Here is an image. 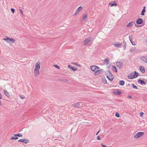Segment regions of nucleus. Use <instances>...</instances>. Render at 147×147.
I'll return each mask as SVG.
<instances>
[{"label": "nucleus", "mask_w": 147, "mask_h": 147, "mask_svg": "<svg viewBox=\"0 0 147 147\" xmlns=\"http://www.w3.org/2000/svg\"><path fill=\"white\" fill-rule=\"evenodd\" d=\"M3 40H5L7 43H13L15 42L16 40L14 38H10L8 36H6L5 38L3 39Z\"/></svg>", "instance_id": "obj_1"}, {"label": "nucleus", "mask_w": 147, "mask_h": 147, "mask_svg": "<svg viewBox=\"0 0 147 147\" xmlns=\"http://www.w3.org/2000/svg\"><path fill=\"white\" fill-rule=\"evenodd\" d=\"M144 134V133L143 132H138L135 134L134 136V137L136 139L142 136Z\"/></svg>", "instance_id": "obj_2"}, {"label": "nucleus", "mask_w": 147, "mask_h": 147, "mask_svg": "<svg viewBox=\"0 0 147 147\" xmlns=\"http://www.w3.org/2000/svg\"><path fill=\"white\" fill-rule=\"evenodd\" d=\"M18 142H22L23 143L26 144L29 142V140L26 138H24L23 139H21L19 140L18 141Z\"/></svg>", "instance_id": "obj_3"}, {"label": "nucleus", "mask_w": 147, "mask_h": 147, "mask_svg": "<svg viewBox=\"0 0 147 147\" xmlns=\"http://www.w3.org/2000/svg\"><path fill=\"white\" fill-rule=\"evenodd\" d=\"M91 70L93 71L96 72L98 69H99L100 68L96 65H92L90 66Z\"/></svg>", "instance_id": "obj_4"}, {"label": "nucleus", "mask_w": 147, "mask_h": 147, "mask_svg": "<svg viewBox=\"0 0 147 147\" xmlns=\"http://www.w3.org/2000/svg\"><path fill=\"white\" fill-rule=\"evenodd\" d=\"M116 64L117 67L119 69L122 68L123 66V63L121 61H117L116 62Z\"/></svg>", "instance_id": "obj_5"}, {"label": "nucleus", "mask_w": 147, "mask_h": 147, "mask_svg": "<svg viewBox=\"0 0 147 147\" xmlns=\"http://www.w3.org/2000/svg\"><path fill=\"white\" fill-rule=\"evenodd\" d=\"M93 38L92 37H90L88 38H86L84 42V45H86L90 42L91 40Z\"/></svg>", "instance_id": "obj_6"}, {"label": "nucleus", "mask_w": 147, "mask_h": 147, "mask_svg": "<svg viewBox=\"0 0 147 147\" xmlns=\"http://www.w3.org/2000/svg\"><path fill=\"white\" fill-rule=\"evenodd\" d=\"M40 63L39 61H37L35 64V69H39L40 68Z\"/></svg>", "instance_id": "obj_7"}, {"label": "nucleus", "mask_w": 147, "mask_h": 147, "mask_svg": "<svg viewBox=\"0 0 147 147\" xmlns=\"http://www.w3.org/2000/svg\"><path fill=\"white\" fill-rule=\"evenodd\" d=\"M82 9V7L81 6H80L76 10L75 13L74 14V16H76L77 14L79 12L81 11Z\"/></svg>", "instance_id": "obj_8"}, {"label": "nucleus", "mask_w": 147, "mask_h": 147, "mask_svg": "<svg viewBox=\"0 0 147 147\" xmlns=\"http://www.w3.org/2000/svg\"><path fill=\"white\" fill-rule=\"evenodd\" d=\"M138 83L142 85H146V83L144 81L141 79H138Z\"/></svg>", "instance_id": "obj_9"}, {"label": "nucleus", "mask_w": 147, "mask_h": 147, "mask_svg": "<svg viewBox=\"0 0 147 147\" xmlns=\"http://www.w3.org/2000/svg\"><path fill=\"white\" fill-rule=\"evenodd\" d=\"M129 40H130V42L131 43L132 45H134V46L135 45H136L135 44V42L132 41L133 36H132V35H129Z\"/></svg>", "instance_id": "obj_10"}, {"label": "nucleus", "mask_w": 147, "mask_h": 147, "mask_svg": "<svg viewBox=\"0 0 147 147\" xmlns=\"http://www.w3.org/2000/svg\"><path fill=\"white\" fill-rule=\"evenodd\" d=\"M34 74L35 76L36 77L39 74V69H34Z\"/></svg>", "instance_id": "obj_11"}, {"label": "nucleus", "mask_w": 147, "mask_h": 147, "mask_svg": "<svg viewBox=\"0 0 147 147\" xmlns=\"http://www.w3.org/2000/svg\"><path fill=\"white\" fill-rule=\"evenodd\" d=\"M136 23L138 24H140L143 23L142 19L141 18H138L136 21Z\"/></svg>", "instance_id": "obj_12"}, {"label": "nucleus", "mask_w": 147, "mask_h": 147, "mask_svg": "<svg viewBox=\"0 0 147 147\" xmlns=\"http://www.w3.org/2000/svg\"><path fill=\"white\" fill-rule=\"evenodd\" d=\"M68 68H69L72 70L74 71H76L77 69V68H76L75 67H73L71 65H68Z\"/></svg>", "instance_id": "obj_13"}, {"label": "nucleus", "mask_w": 147, "mask_h": 147, "mask_svg": "<svg viewBox=\"0 0 147 147\" xmlns=\"http://www.w3.org/2000/svg\"><path fill=\"white\" fill-rule=\"evenodd\" d=\"M140 59L142 60L143 61L145 62H147V57L142 56L140 57Z\"/></svg>", "instance_id": "obj_14"}, {"label": "nucleus", "mask_w": 147, "mask_h": 147, "mask_svg": "<svg viewBox=\"0 0 147 147\" xmlns=\"http://www.w3.org/2000/svg\"><path fill=\"white\" fill-rule=\"evenodd\" d=\"M139 69L142 73L144 74L145 72V69L144 68V67L142 66H140L139 67Z\"/></svg>", "instance_id": "obj_15"}, {"label": "nucleus", "mask_w": 147, "mask_h": 147, "mask_svg": "<svg viewBox=\"0 0 147 147\" xmlns=\"http://www.w3.org/2000/svg\"><path fill=\"white\" fill-rule=\"evenodd\" d=\"M103 70L102 69H98V70L96 72H95L94 73V74L96 75H98L99 74H100L101 72H102L103 71Z\"/></svg>", "instance_id": "obj_16"}, {"label": "nucleus", "mask_w": 147, "mask_h": 147, "mask_svg": "<svg viewBox=\"0 0 147 147\" xmlns=\"http://www.w3.org/2000/svg\"><path fill=\"white\" fill-rule=\"evenodd\" d=\"M133 24H135V21H131L129 22L127 25V27H130L132 26Z\"/></svg>", "instance_id": "obj_17"}, {"label": "nucleus", "mask_w": 147, "mask_h": 147, "mask_svg": "<svg viewBox=\"0 0 147 147\" xmlns=\"http://www.w3.org/2000/svg\"><path fill=\"white\" fill-rule=\"evenodd\" d=\"M109 5H110L111 7H113L114 6H116L117 5V4L115 3V1L113 2H110L109 3Z\"/></svg>", "instance_id": "obj_18"}, {"label": "nucleus", "mask_w": 147, "mask_h": 147, "mask_svg": "<svg viewBox=\"0 0 147 147\" xmlns=\"http://www.w3.org/2000/svg\"><path fill=\"white\" fill-rule=\"evenodd\" d=\"M139 74L138 72L136 71H134L133 78H137Z\"/></svg>", "instance_id": "obj_19"}, {"label": "nucleus", "mask_w": 147, "mask_h": 147, "mask_svg": "<svg viewBox=\"0 0 147 147\" xmlns=\"http://www.w3.org/2000/svg\"><path fill=\"white\" fill-rule=\"evenodd\" d=\"M4 94L7 96L9 97L10 96V95L9 92L6 90H4L3 91Z\"/></svg>", "instance_id": "obj_20"}, {"label": "nucleus", "mask_w": 147, "mask_h": 147, "mask_svg": "<svg viewBox=\"0 0 147 147\" xmlns=\"http://www.w3.org/2000/svg\"><path fill=\"white\" fill-rule=\"evenodd\" d=\"M106 74L109 76L110 77H113V76L109 71H107Z\"/></svg>", "instance_id": "obj_21"}, {"label": "nucleus", "mask_w": 147, "mask_h": 147, "mask_svg": "<svg viewBox=\"0 0 147 147\" xmlns=\"http://www.w3.org/2000/svg\"><path fill=\"white\" fill-rule=\"evenodd\" d=\"M113 93L117 95H120L121 93V91H114L113 92Z\"/></svg>", "instance_id": "obj_22"}, {"label": "nucleus", "mask_w": 147, "mask_h": 147, "mask_svg": "<svg viewBox=\"0 0 147 147\" xmlns=\"http://www.w3.org/2000/svg\"><path fill=\"white\" fill-rule=\"evenodd\" d=\"M133 73H131L129 75H128L127 76L128 78L130 79H134L133 77Z\"/></svg>", "instance_id": "obj_23"}, {"label": "nucleus", "mask_w": 147, "mask_h": 147, "mask_svg": "<svg viewBox=\"0 0 147 147\" xmlns=\"http://www.w3.org/2000/svg\"><path fill=\"white\" fill-rule=\"evenodd\" d=\"M125 84V82L124 80H121L119 81V84L121 86H123Z\"/></svg>", "instance_id": "obj_24"}, {"label": "nucleus", "mask_w": 147, "mask_h": 147, "mask_svg": "<svg viewBox=\"0 0 147 147\" xmlns=\"http://www.w3.org/2000/svg\"><path fill=\"white\" fill-rule=\"evenodd\" d=\"M73 105V106L74 107H76V108H78L80 106V104L79 103L77 102V103L74 104Z\"/></svg>", "instance_id": "obj_25"}, {"label": "nucleus", "mask_w": 147, "mask_h": 147, "mask_svg": "<svg viewBox=\"0 0 147 147\" xmlns=\"http://www.w3.org/2000/svg\"><path fill=\"white\" fill-rule=\"evenodd\" d=\"M112 69L116 73L117 72V68L115 66H112Z\"/></svg>", "instance_id": "obj_26"}, {"label": "nucleus", "mask_w": 147, "mask_h": 147, "mask_svg": "<svg viewBox=\"0 0 147 147\" xmlns=\"http://www.w3.org/2000/svg\"><path fill=\"white\" fill-rule=\"evenodd\" d=\"M102 82L104 84H106L107 83V82L106 79L105 77L102 78Z\"/></svg>", "instance_id": "obj_27"}, {"label": "nucleus", "mask_w": 147, "mask_h": 147, "mask_svg": "<svg viewBox=\"0 0 147 147\" xmlns=\"http://www.w3.org/2000/svg\"><path fill=\"white\" fill-rule=\"evenodd\" d=\"M109 58H106L105 60V63H106L107 65L109 64Z\"/></svg>", "instance_id": "obj_28"}, {"label": "nucleus", "mask_w": 147, "mask_h": 147, "mask_svg": "<svg viewBox=\"0 0 147 147\" xmlns=\"http://www.w3.org/2000/svg\"><path fill=\"white\" fill-rule=\"evenodd\" d=\"M122 44L121 43L119 42L117 43H116L115 44L113 45L115 46L116 47H118L121 46Z\"/></svg>", "instance_id": "obj_29"}, {"label": "nucleus", "mask_w": 147, "mask_h": 147, "mask_svg": "<svg viewBox=\"0 0 147 147\" xmlns=\"http://www.w3.org/2000/svg\"><path fill=\"white\" fill-rule=\"evenodd\" d=\"M18 137H17L16 136H12V137L10 139V140H17L18 138Z\"/></svg>", "instance_id": "obj_30"}, {"label": "nucleus", "mask_w": 147, "mask_h": 147, "mask_svg": "<svg viewBox=\"0 0 147 147\" xmlns=\"http://www.w3.org/2000/svg\"><path fill=\"white\" fill-rule=\"evenodd\" d=\"M59 80L64 82H67L68 81L67 79H59Z\"/></svg>", "instance_id": "obj_31"}, {"label": "nucleus", "mask_w": 147, "mask_h": 147, "mask_svg": "<svg viewBox=\"0 0 147 147\" xmlns=\"http://www.w3.org/2000/svg\"><path fill=\"white\" fill-rule=\"evenodd\" d=\"M146 11V10H143L142 9V11L141 13L140 14L142 16H144V13Z\"/></svg>", "instance_id": "obj_32"}, {"label": "nucleus", "mask_w": 147, "mask_h": 147, "mask_svg": "<svg viewBox=\"0 0 147 147\" xmlns=\"http://www.w3.org/2000/svg\"><path fill=\"white\" fill-rule=\"evenodd\" d=\"M132 85V87L134 88V89H138V87L136 86L134 84H131Z\"/></svg>", "instance_id": "obj_33"}, {"label": "nucleus", "mask_w": 147, "mask_h": 147, "mask_svg": "<svg viewBox=\"0 0 147 147\" xmlns=\"http://www.w3.org/2000/svg\"><path fill=\"white\" fill-rule=\"evenodd\" d=\"M14 136H17V137H22V134H18L16 135L14 134Z\"/></svg>", "instance_id": "obj_34"}, {"label": "nucleus", "mask_w": 147, "mask_h": 147, "mask_svg": "<svg viewBox=\"0 0 147 147\" xmlns=\"http://www.w3.org/2000/svg\"><path fill=\"white\" fill-rule=\"evenodd\" d=\"M141 52V50H136L135 51V52L136 53H140Z\"/></svg>", "instance_id": "obj_35"}, {"label": "nucleus", "mask_w": 147, "mask_h": 147, "mask_svg": "<svg viewBox=\"0 0 147 147\" xmlns=\"http://www.w3.org/2000/svg\"><path fill=\"white\" fill-rule=\"evenodd\" d=\"M53 66L57 69H60L59 67V66H58L57 65H56V64L54 65H53Z\"/></svg>", "instance_id": "obj_36"}, {"label": "nucleus", "mask_w": 147, "mask_h": 147, "mask_svg": "<svg viewBox=\"0 0 147 147\" xmlns=\"http://www.w3.org/2000/svg\"><path fill=\"white\" fill-rule=\"evenodd\" d=\"M144 25V23L143 24L141 25H137V24H135V26L136 27L138 28V27H140V26H143Z\"/></svg>", "instance_id": "obj_37"}, {"label": "nucleus", "mask_w": 147, "mask_h": 147, "mask_svg": "<svg viewBox=\"0 0 147 147\" xmlns=\"http://www.w3.org/2000/svg\"><path fill=\"white\" fill-rule=\"evenodd\" d=\"M135 50V47H133L132 48H131L130 49V51H134Z\"/></svg>", "instance_id": "obj_38"}, {"label": "nucleus", "mask_w": 147, "mask_h": 147, "mask_svg": "<svg viewBox=\"0 0 147 147\" xmlns=\"http://www.w3.org/2000/svg\"><path fill=\"white\" fill-rule=\"evenodd\" d=\"M144 114V113L143 112H141L140 113V115L141 117H142L143 116Z\"/></svg>", "instance_id": "obj_39"}, {"label": "nucleus", "mask_w": 147, "mask_h": 147, "mask_svg": "<svg viewBox=\"0 0 147 147\" xmlns=\"http://www.w3.org/2000/svg\"><path fill=\"white\" fill-rule=\"evenodd\" d=\"M87 14H85L84 16L83 17L82 19L83 20H84L86 19V18L87 17Z\"/></svg>", "instance_id": "obj_40"}, {"label": "nucleus", "mask_w": 147, "mask_h": 147, "mask_svg": "<svg viewBox=\"0 0 147 147\" xmlns=\"http://www.w3.org/2000/svg\"><path fill=\"white\" fill-rule=\"evenodd\" d=\"M115 116L117 117H120V115L118 113H116L115 114Z\"/></svg>", "instance_id": "obj_41"}, {"label": "nucleus", "mask_w": 147, "mask_h": 147, "mask_svg": "<svg viewBox=\"0 0 147 147\" xmlns=\"http://www.w3.org/2000/svg\"><path fill=\"white\" fill-rule=\"evenodd\" d=\"M11 11L13 13H14L15 11V10L13 8H11Z\"/></svg>", "instance_id": "obj_42"}, {"label": "nucleus", "mask_w": 147, "mask_h": 147, "mask_svg": "<svg viewBox=\"0 0 147 147\" xmlns=\"http://www.w3.org/2000/svg\"><path fill=\"white\" fill-rule=\"evenodd\" d=\"M111 78H109V80L111 81H112L113 80V79H114V77L113 76V77H110Z\"/></svg>", "instance_id": "obj_43"}, {"label": "nucleus", "mask_w": 147, "mask_h": 147, "mask_svg": "<svg viewBox=\"0 0 147 147\" xmlns=\"http://www.w3.org/2000/svg\"><path fill=\"white\" fill-rule=\"evenodd\" d=\"M20 97L22 99H24L25 98V97L24 95H20Z\"/></svg>", "instance_id": "obj_44"}, {"label": "nucleus", "mask_w": 147, "mask_h": 147, "mask_svg": "<svg viewBox=\"0 0 147 147\" xmlns=\"http://www.w3.org/2000/svg\"><path fill=\"white\" fill-rule=\"evenodd\" d=\"M97 139L98 140H100L101 139L100 136H98L97 137Z\"/></svg>", "instance_id": "obj_45"}, {"label": "nucleus", "mask_w": 147, "mask_h": 147, "mask_svg": "<svg viewBox=\"0 0 147 147\" xmlns=\"http://www.w3.org/2000/svg\"><path fill=\"white\" fill-rule=\"evenodd\" d=\"M124 42H125V45L124 46V47H123V48H124V50H125V48H126V43Z\"/></svg>", "instance_id": "obj_46"}, {"label": "nucleus", "mask_w": 147, "mask_h": 147, "mask_svg": "<svg viewBox=\"0 0 147 147\" xmlns=\"http://www.w3.org/2000/svg\"><path fill=\"white\" fill-rule=\"evenodd\" d=\"M113 83L115 84H115L117 85L118 84V82H117V81H114L113 82Z\"/></svg>", "instance_id": "obj_47"}, {"label": "nucleus", "mask_w": 147, "mask_h": 147, "mask_svg": "<svg viewBox=\"0 0 147 147\" xmlns=\"http://www.w3.org/2000/svg\"><path fill=\"white\" fill-rule=\"evenodd\" d=\"M19 10H20V11L21 13V14H22V15H23V11L22 10H21V9H20Z\"/></svg>", "instance_id": "obj_48"}, {"label": "nucleus", "mask_w": 147, "mask_h": 147, "mask_svg": "<svg viewBox=\"0 0 147 147\" xmlns=\"http://www.w3.org/2000/svg\"><path fill=\"white\" fill-rule=\"evenodd\" d=\"M101 145L102 147H106V146L105 145H104L102 143H101Z\"/></svg>", "instance_id": "obj_49"}, {"label": "nucleus", "mask_w": 147, "mask_h": 147, "mask_svg": "<svg viewBox=\"0 0 147 147\" xmlns=\"http://www.w3.org/2000/svg\"><path fill=\"white\" fill-rule=\"evenodd\" d=\"M72 63L73 64H74V65H78V64H77V63H76V62H75V63Z\"/></svg>", "instance_id": "obj_50"}, {"label": "nucleus", "mask_w": 147, "mask_h": 147, "mask_svg": "<svg viewBox=\"0 0 147 147\" xmlns=\"http://www.w3.org/2000/svg\"><path fill=\"white\" fill-rule=\"evenodd\" d=\"M100 129L99 131H98L97 132V133H96V135H98V134L100 132Z\"/></svg>", "instance_id": "obj_51"}, {"label": "nucleus", "mask_w": 147, "mask_h": 147, "mask_svg": "<svg viewBox=\"0 0 147 147\" xmlns=\"http://www.w3.org/2000/svg\"><path fill=\"white\" fill-rule=\"evenodd\" d=\"M2 95L1 93H0V99H2Z\"/></svg>", "instance_id": "obj_52"}, {"label": "nucleus", "mask_w": 147, "mask_h": 147, "mask_svg": "<svg viewBox=\"0 0 147 147\" xmlns=\"http://www.w3.org/2000/svg\"><path fill=\"white\" fill-rule=\"evenodd\" d=\"M127 98H132V96H128L127 97Z\"/></svg>", "instance_id": "obj_53"}, {"label": "nucleus", "mask_w": 147, "mask_h": 147, "mask_svg": "<svg viewBox=\"0 0 147 147\" xmlns=\"http://www.w3.org/2000/svg\"><path fill=\"white\" fill-rule=\"evenodd\" d=\"M106 75L107 78L109 79V78H110L109 77H110V76H108V75H107V74H106Z\"/></svg>", "instance_id": "obj_54"}, {"label": "nucleus", "mask_w": 147, "mask_h": 147, "mask_svg": "<svg viewBox=\"0 0 147 147\" xmlns=\"http://www.w3.org/2000/svg\"><path fill=\"white\" fill-rule=\"evenodd\" d=\"M106 75L107 78L109 79V78H110L109 77H110V76H108V75H107V74H106Z\"/></svg>", "instance_id": "obj_55"}, {"label": "nucleus", "mask_w": 147, "mask_h": 147, "mask_svg": "<svg viewBox=\"0 0 147 147\" xmlns=\"http://www.w3.org/2000/svg\"><path fill=\"white\" fill-rule=\"evenodd\" d=\"M2 105V102L0 100V106H1Z\"/></svg>", "instance_id": "obj_56"}, {"label": "nucleus", "mask_w": 147, "mask_h": 147, "mask_svg": "<svg viewBox=\"0 0 147 147\" xmlns=\"http://www.w3.org/2000/svg\"><path fill=\"white\" fill-rule=\"evenodd\" d=\"M145 8H146V7L145 6H144L143 7V9H143V10H144V9L146 10L145 9Z\"/></svg>", "instance_id": "obj_57"}, {"label": "nucleus", "mask_w": 147, "mask_h": 147, "mask_svg": "<svg viewBox=\"0 0 147 147\" xmlns=\"http://www.w3.org/2000/svg\"><path fill=\"white\" fill-rule=\"evenodd\" d=\"M77 66H79V67H80L81 66L80 65H79V64H78V65H77Z\"/></svg>", "instance_id": "obj_58"}, {"label": "nucleus", "mask_w": 147, "mask_h": 147, "mask_svg": "<svg viewBox=\"0 0 147 147\" xmlns=\"http://www.w3.org/2000/svg\"><path fill=\"white\" fill-rule=\"evenodd\" d=\"M128 85L129 86L130 85V84H128Z\"/></svg>", "instance_id": "obj_59"}]
</instances>
